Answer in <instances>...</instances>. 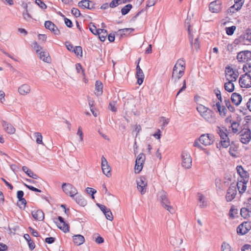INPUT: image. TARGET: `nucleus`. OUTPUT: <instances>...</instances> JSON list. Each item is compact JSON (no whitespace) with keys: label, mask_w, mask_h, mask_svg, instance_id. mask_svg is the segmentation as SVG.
Returning <instances> with one entry per match:
<instances>
[{"label":"nucleus","mask_w":251,"mask_h":251,"mask_svg":"<svg viewBox=\"0 0 251 251\" xmlns=\"http://www.w3.org/2000/svg\"><path fill=\"white\" fill-rule=\"evenodd\" d=\"M185 71V62L183 59H179L175 65L172 76V81L175 84L183 75Z\"/></svg>","instance_id":"obj_1"},{"label":"nucleus","mask_w":251,"mask_h":251,"mask_svg":"<svg viewBox=\"0 0 251 251\" xmlns=\"http://www.w3.org/2000/svg\"><path fill=\"white\" fill-rule=\"evenodd\" d=\"M189 21L190 20L187 19L185 22V25L187 26V30L189 34V40L191 44L192 50H195L197 51L200 47L199 40V38L198 36L194 38L195 36L192 31Z\"/></svg>","instance_id":"obj_2"},{"label":"nucleus","mask_w":251,"mask_h":251,"mask_svg":"<svg viewBox=\"0 0 251 251\" xmlns=\"http://www.w3.org/2000/svg\"><path fill=\"white\" fill-rule=\"evenodd\" d=\"M158 199L162 206L167 210L170 213H175V209L170 205V201L168 198V194L164 190H161L158 193Z\"/></svg>","instance_id":"obj_3"},{"label":"nucleus","mask_w":251,"mask_h":251,"mask_svg":"<svg viewBox=\"0 0 251 251\" xmlns=\"http://www.w3.org/2000/svg\"><path fill=\"white\" fill-rule=\"evenodd\" d=\"M217 132L221 138V144L223 148H227L229 144V139L227 134V130L223 127L221 128L219 126L217 127Z\"/></svg>","instance_id":"obj_4"},{"label":"nucleus","mask_w":251,"mask_h":251,"mask_svg":"<svg viewBox=\"0 0 251 251\" xmlns=\"http://www.w3.org/2000/svg\"><path fill=\"white\" fill-rule=\"evenodd\" d=\"M225 122L230 124L229 127L231 128L232 132L234 134L239 133L243 129L240 126V123L238 122L233 120L231 116L227 117L225 120Z\"/></svg>","instance_id":"obj_5"},{"label":"nucleus","mask_w":251,"mask_h":251,"mask_svg":"<svg viewBox=\"0 0 251 251\" xmlns=\"http://www.w3.org/2000/svg\"><path fill=\"white\" fill-rule=\"evenodd\" d=\"M239 140L241 143L244 144H248L251 140V132L249 128H243L238 133Z\"/></svg>","instance_id":"obj_6"},{"label":"nucleus","mask_w":251,"mask_h":251,"mask_svg":"<svg viewBox=\"0 0 251 251\" xmlns=\"http://www.w3.org/2000/svg\"><path fill=\"white\" fill-rule=\"evenodd\" d=\"M62 188L66 194L69 195L72 198H74L77 194L76 189L70 183H63Z\"/></svg>","instance_id":"obj_7"},{"label":"nucleus","mask_w":251,"mask_h":251,"mask_svg":"<svg viewBox=\"0 0 251 251\" xmlns=\"http://www.w3.org/2000/svg\"><path fill=\"white\" fill-rule=\"evenodd\" d=\"M199 140L204 146H209L214 143V136L211 134H203L200 137Z\"/></svg>","instance_id":"obj_8"},{"label":"nucleus","mask_w":251,"mask_h":251,"mask_svg":"<svg viewBox=\"0 0 251 251\" xmlns=\"http://www.w3.org/2000/svg\"><path fill=\"white\" fill-rule=\"evenodd\" d=\"M239 83L242 88L251 87V76L248 73L242 75L239 78Z\"/></svg>","instance_id":"obj_9"},{"label":"nucleus","mask_w":251,"mask_h":251,"mask_svg":"<svg viewBox=\"0 0 251 251\" xmlns=\"http://www.w3.org/2000/svg\"><path fill=\"white\" fill-rule=\"evenodd\" d=\"M182 166L185 169H189L192 166V158L190 154L186 151H183L181 154Z\"/></svg>","instance_id":"obj_10"},{"label":"nucleus","mask_w":251,"mask_h":251,"mask_svg":"<svg viewBox=\"0 0 251 251\" xmlns=\"http://www.w3.org/2000/svg\"><path fill=\"white\" fill-rule=\"evenodd\" d=\"M238 77V73L230 67L226 68V77L227 81H235Z\"/></svg>","instance_id":"obj_11"},{"label":"nucleus","mask_w":251,"mask_h":251,"mask_svg":"<svg viewBox=\"0 0 251 251\" xmlns=\"http://www.w3.org/2000/svg\"><path fill=\"white\" fill-rule=\"evenodd\" d=\"M251 229V222H245L239 225L237 228V232L238 234L244 235Z\"/></svg>","instance_id":"obj_12"},{"label":"nucleus","mask_w":251,"mask_h":251,"mask_svg":"<svg viewBox=\"0 0 251 251\" xmlns=\"http://www.w3.org/2000/svg\"><path fill=\"white\" fill-rule=\"evenodd\" d=\"M236 194V186L233 184H231L226 192V201L228 202L232 201L235 198Z\"/></svg>","instance_id":"obj_13"},{"label":"nucleus","mask_w":251,"mask_h":251,"mask_svg":"<svg viewBox=\"0 0 251 251\" xmlns=\"http://www.w3.org/2000/svg\"><path fill=\"white\" fill-rule=\"evenodd\" d=\"M237 59L240 62H247L251 60V51L249 50L242 51L237 55Z\"/></svg>","instance_id":"obj_14"},{"label":"nucleus","mask_w":251,"mask_h":251,"mask_svg":"<svg viewBox=\"0 0 251 251\" xmlns=\"http://www.w3.org/2000/svg\"><path fill=\"white\" fill-rule=\"evenodd\" d=\"M146 178L144 176H141L137 180V188L142 195L144 194L146 192L147 182L145 181Z\"/></svg>","instance_id":"obj_15"},{"label":"nucleus","mask_w":251,"mask_h":251,"mask_svg":"<svg viewBox=\"0 0 251 251\" xmlns=\"http://www.w3.org/2000/svg\"><path fill=\"white\" fill-rule=\"evenodd\" d=\"M101 159L102 172L107 177H110L111 176V168L108 165L107 160L103 156L101 157Z\"/></svg>","instance_id":"obj_16"},{"label":"nucleus","mask_w":251,"mask_h":251,"mask_svg":"<svg viewBox=\"0 0 251 251\" xmlns=\"http://www.w3.org/2000/svg\"><path fill=\"white\" fill-rule=\"evenodd\" d=\"M221 5L222 2L221 0H216L209 4V10L213 13H218L221 10Z\"/></svg>","instance_id":"obj_17"},{"label":"nucleus","mask_w":251,"mask_h":251,"mask_svg":"<svg viewBox=\"0 0 251 251\" xmlns=\"http://www.w3.org/2000/svg\"><path fill=\"white\" fill-rule=\"evenodd\" d=\"M206 121L210 123H214L216 122V118L213 112L209 109H207L204 113L201 115Z\"/></svg>","instance_id":"obj_18"},{"label":"nucleus","mask_w":251,"mask_h":251,"mask_svg":"<svg viewBox=\"0 0 251 251\" xmlns=\"http://www.w3.org/2000/svg\"><path fill=\"white\" fill-rule=\"evenodd\" d=\"M213 108L216 112H218L219 115L222 117L226 116L227 110L226 107L224 105L222 106L220 102H217L215 104L212 105Z\"/></svg>","instance_id":"obj_19"},{"label":"nucleus","mask_w":251,"mask_h":251,"mask_svg":"<svg viewBox=\"0 0 251 251\" xmlns=\"http://www.w3.org/2000/svg\"><path fill=\"white\" fill-rule=\"evenodd\" d=\"M78 6L82 9H92L94 8L93 1L89 0H82L78 3Z\"/></svg>","instance_id":"obj_20"},{"label":"nucleus","mask_w":251,"mask_h":251,"mask_svg":"<svg viewBox=\"0 0 251 251\" xmlns=\"http://www.w3.org/2000/svg\"><path fill=\"white\" fill-rule=\"evenodd\" d=\"M236 170L241 177L240 180H244V181H249V174L243 169L242 166H237Z\"/></svg>","instance_id":"obj_21"},{"label":"nucleus","mask_w":251,"mask_h":251,"mask_svg":"<svg viewBox=\"0 0 251 251\" xmlns=\"http://www.w3.org/2000/svg\"><path fill=\"white\" fill-rule=\"evenodd\" d=\"M2 126L5 131L7 133L10 134H13L15 133L16 129L11 124L5 121H2Z\"/></svg>","instance_id":"obj_22"},{"label":"nucleus","mask_w":251,"mask_h":251,"mask_svg":"<svg viewBox=\"0 0 251 251\" xmlns=\"http://www.w3.org/2000/svg\"><path fill=\"white\" fill-rule=\"evenodd\" d=\"M248 182L244 181V180L238 179L236 186L240 195H242L246 191Z\"/></svg>","instance_id":"obj_23"},{"label":"nucleus","mask_w":251,"mask_h":251,"mask_svg":"<svg viewBox=\"0 0 251 251\" xmlns=\"http://www.w3.org/2000/svg\"><path fill=\"white\" fill-rule=\"evenodd\" d=\"M31 214L33 218L36 220L42 221L44 219V213L40 209L32 211Z\"/></svg>","instance_id":"obj_24"},{"label":"nucleus","mask_w":251,"mask_h":251,"mask_svg":"<svg viewBox=\"0 0 251 251\" xmlns=\"http://www.w3.org/2000/svg\"><path fill=\"white\" fill-rule=\"evenodd\" d=\"M231 100L234 104L238 106L241 102L242 97L241 95L237 93H233L231 95Z\"/></svg>","instance_id":"obj_25"},{"label":"nucleus","mask_w":251,"mask_h":251,"mask_svg":"<svg viewBox=\"0 0 251 251\" xmlns=\"http://www.w3.org/2000/svg\"><path fill=\"white\" fill-rule=\"evenodd\" d=\"M31 90L30 86L27 84H24L19 87L18 92L22 95H25L30 93Z\"/></svg>","instance_id":"obj_26"},{"label":"nucleus","mask_w":251,"mask_h":251,"mask_svg":"<svg viewBox=\"0 0 251 251\" xmlns=\"http://www.w3.org/2000/svg\"><path fill=\"white\" fill-rule=\"evenodd\" d=\"M39 58L47 63H50L51 58L47 51H41L38 53Z\"/></svg>","instance_id":"obj_27"},{"label":"nucleus","mask_w":251,"mask_h":251,"mask_svg":"<svg viewBox=\"0 0 251 251\" xmlns=\"http://www.w3.org/2000/svg\"><path fill=\"white\" fill-rule=\"evenodd\" d=\"M103 84L99 80H97L95 84V93L97 96H100L102 94Z\"/></svg>","instance_id":"obj_28"},{"label":"nucleus","mask_w":251,"mask_h":251,"mask_svg":"<svg viewBox=\"0 0 251 251\" xmlns=\"http://www.w3.org/2000/svg\"><path fill=\"white\" fill-rule=\"evenodd\" d=\"M73 238L74 243L77 246H79L82 244L85 241L83 236L80 234L75 235L73 236Z\"/></svg>","instance_id":"obj_29"},{"label":"nucleus","mask_w":251,"mask_h":251,"mask_svg":"<svg viewBox=\"0 0 251 251\" xmlns=\"http://www.w3.org/2000/svg\"><path fill=\"white\" fill-rule=\"evenodd\" d=\"M242 6V3L236 1L235 2V4L232 6L230 7L228 9V13L231 14L234 13L236 11H237L238 10L240 9Z\"/></svg>","instance_id":"obj_30"},{"label":"nucleus","mask_w":251,"mask_h":251,"mask_svg":"<svg viewBox=\"0 0 251 251\" xmlns=\"http://www.w3.org/2000/svg\"><path fill=\"white\" fill-rule=\"evenodd\" d=\"M79 205L84 206L87 204L86 200L81 195H77L73 198Z\"/></svg>","instance_id":"obj_31"},{"label":"nucleus","mask_w":251,"mask_h":251,"mask_svg":"<svg viewBox=\"0 0 251 251\" xmlns=\"http://www.w3.org/2000/svg\"><path fill=\"white\" fill-rule=\"evenodd\" d=\"M199 195V204L201 208H203L207 206V202L205 201L204 196L201 194H198Z\"/></svg>","instance_id":"obj_32"},{"label":"nucleus","mask_w":251,"mask_h":251,"mask_svg":"<svg viewBox=\"0 0 251 251\" xmlns=\"http://www.w3.org/2000/svg\"><path fill=\"white\" fill-rule=\"evenodd\" d=\"M99 31L98 35H99V39L102 42L105 40V39L107 36V32L106 30L104 29L99 28Z\"/></svg>","instance_id":"obj_33"},{"label":"nucleus","mask_w":251,"mask_h":251,"mask_svg":"<svg viewBox=\"0 0 251 251\" xmlns=\"http://www.w3.org/2000/svg\"><path fill=\"white\" fill-rule=\"evenodd\" d=\"M134 30V29L132 28H126L121 29L117 31V35H120L121 36H123V35H126L129 34Z\"/></svg>","instance_id":"obj_34"},{"label":"nucleus","mask_w":251,"mask_h":251,"mask_svg":"<svg viewBox=\"0 0 251 251\" xmlns=\"http://www.w3.org/2000/svg\"><path fill=\"white\" fill-rule=\"evenodd\" d=\"M233 81H228L224 85L225 89L228 92H232L234 90V85Z\"/></svg>","instance_id":"obj_35"},{"label":"nucleus","mask_w":251,"mask_h":251,"mask_svg":"<svg viewBox=\"0 0 251 251\" xmlns=\"http://www.w3.org/2000/svg\"><path fill=\"white\" fill-rule=\"evenodd\" d=\"M136 78H137V83L139 85H141L143 83L144 79V75L143 71L136 72Z\"/></svg>","instance_id":"obj_36"},{"label":"nucleus","mask_w":251,"mask_h":251,"mask_svg":"<svg viewBox=\"0 0 251 251\" xmlns=\"http://www.w3.org/2000/svg\"><path fill=\"white\" fill-rule=\"evenodd\" d=\"M243 38L247 41L245 43L246 44H249L251 43V30L248 29L246 31L245 33L243 35Z\"/></svg>","instance_id":"obj_37"},{"label":"nucleus","mask_w":251,"mask_h":251,"mask_svg":"<svg viewBox=\"0 0 251 251\" xmlns=\"http://www.w3.org/2000/svg\"><path fill=\"white\" fill-rule=\"evenodd\" d=\"M250 210L247 207H243L240 210V214L245 219L248 218L249 216Z\"/></svg>","instance_id":"obj_38"},{"label":"nucleus","mask_w":251,"mask_h":251,"mask_svg":"<svg viewBox=\"0 0 251 251\" xmlns=\"http://www.w3.org/2000/svg\"><path fill=\"white\" fill-rule=\"evenodd\" d=\"M57 226L59 228L63 230L64 232L66 233L69 231V226L65 222L62 224H57Z\"/></svg>","instance_id":"obj_39"},{"label":"nucleus","mask_w":251,"mask_h":251,"mask_svg":"<svg viewBox=\"0 0 251 251\" xmlns=\"http://www.w3.org/2000/svg\"><path fill=\"white\" fill-rule=\"evenodd\" d=\"M238 213V210L234 206H232L229 212V216L231 219H234Z\"/></svg>","instance_id":"obj_40"},{"label":"nucleus","mask_w":251,"mask_h":251,"mask_svg":"<svg viewBox=\"0 0 251 251\" xmlns=\"http://www.w3.org/2000/svg\"><path fill=\"white\" fill-rule=\"evenodd\" d=\"M132 5L131 4H128L125 6L121 9V13L123 15H125L127 14L130 10L132 9Z\"/></svg>","instance_id":"obj_41"},{"label":"nucleus","mask_w":251,"mask_h":251,"mask_svg":"<svg viewBox=\"0 0 251 251\" xmlns=\"http://www.w3.org/2000/svg\"><path fill=\"white\" fill-rule=\"evenodd\" d=\"M145 160V156L143 153H140L136 158L135 163L138 164H143Z\"/></svg>","instance_id":"obj_42"},{"label":"nucleus","mask_w":251,"mask_h":251,"mask_svg":"<svg viewBox=\"0 0 251 251\" xmlns=\"http://www.w3.org/2000/svg\"><path fill=\"white\" fill-rule=\"evenodd\" d=\"M117 101L113 100L110 101L108 105V109L113 112H116L117 110V107L116 106Z\"/></svg>","instance_id":"obj_43"},{"label":"nucleus","mask_w":251,"mask_h":251,"mask_svg":"<svg viewBox=\"0 0 251 251\" xmlns=\"http://www.w3.org/2000/svg\"><path fill=\"white\" fill-rule=\"evenodd\" d=\"M45 26L47 29L51 31L53 28L56 27V25L51 21H47L45 22Z\"/></svg>","instance_id":"obj_44"},{"label":"nucleus","mask_w":251,"mask_h":251,"mask_svg":"<svg viewBox=\"0 0 251 251\" xmlns=\"http://www.w3.org/2000/svg\"><path fill=\"white\" fill-rule=\"evenodd\" d=\"M34 136L36 137V142L38 144H42V135L40 132H35L34 133Z\"/></svg>","instance_id":"obj_45"},{"label":"nucleus","mask_w":251,"mask_h":251,"mask_svg":"<svg viewBox=\"0 0 251 251\" xmlns=\"http://www.w3.org/2000/svg\"><path fill=\"white\" fill-rule=\"evenodd\" d=\"M25 11L23 12V16L24 19L26 21H29L30 20V19L32 18V17H31V15L29 14V13L27 10V5H26L25 6Z\"/></svg>","instance_id":"obj_46"},{"label":"nucleus","mask_w":251,"mask_h":251,"mask_svg":"<svg viewBox=\"0 0 251 251\" xmlns=\"http://www.w3.org/2000/svg\"><path fill=\"white\" fill-rule=\"evenodd\" d=\"M77 56H82V49L80 46H75L73 50V51Z\"/></svg>","instance_id":"obj_47"},{"label":"nucleus","mask_w":251,"mask_h":251,"mask_svg":"<svg viewBox=\"0 0 251 251\" xmlns=\"http://www.w3.org/2000/svg\"><path fill=\"white\" fill-rule=\"evenodd\" d=\"M121 4H122V0H113L109 6L111 8H114Z\"/></svg>","instance_id":"obj_48"},{"label":"nucleus","mask_w":251,"mask_h":251,"mask_svg":"<svg viewBox=\"0 0 251 251\" xmlns=\"http://www.w3.org/2000/svg\"><path fill=\"white\" fill-rule=\"evenodd\" d=\"M226 33L228 35H232L235 30L236 29V26L234 25H232L230 27H226Z\"/></svg>","instance_id":"obj_49"},{"label":"nucleus","mask_w":251,"mask_h":251,"mask_svg":"<svg viewBox=\"0 0 251 251\" xmlns=\"http://www.w3.org/2000/svg\"><path fill=\"white\" fill-rule=\"evenodd\" d=\"M222 251H232L230 245L226 242H224L222 245Z\"/></svg>","instance_id":"obj_50"},{"label":"nucleus","mask_w":251,"mask_h":251,"mask_svg":"<svg viewBox=\"0 0 251 251\" xmlns=\"http://www.w3.org/2000/svg\"><path fill=\"white\" fill-rule=\"evenodd\" d=\"M105 218L109 220V221H112L113 219V217L111 211H110V209H108L106 211V212L104 214Z\"/></svg>","instance_id":"obj_51"},{"label":"nucleus","mask_w":251,"mask_h":251,"mask_svg":"<svg viewBox=\"0 0 251 251\" xmlns=\"http://www.w3.org/2000/svg\"><path fill=\"white\" fill-rule=\"evenodd\" d=\"M243 70L246 73H250L251 72V64L250 63H247L244 65Z\"/></svg>","instance_id":"obj_52"},{"label":"nucleus","mask_w":251,"mask_h":251,"mask_svg":"<svg viewBox=\"0 0 251 251\" xmlns=\"http://www.w3.org/2000/svg\"><path fill=\"white\" fill-rule=\"evenodd\" d=\"M237 151V148L234 146H230L229 149V153L233 157H236V152Z\"/></svg>","instance_id":"obj_53"},{"label":"nucleus","mask_w":251,"mask_h":251,"mask_svg":"<svg viewBox=\"0 0 251 251\" xmlns=\"http://www.w3.org/2000/svg\"><path fill=\"white\" fill-rule=\"evenodd\" d=\"M35 3L42 9H45L47 8L46 4L41 0H35Z\"/></svg>","instance_id":"obj_54"},{"label":"nucleus","mask_w":251,"mask_h":251,"mask_svg":"<svg viewBox=\"0 0 251 251\" xmlns=\"http://www.w3.org/2000/svg\"><path fill=\"white\" fill-rule=\"evenodd\" d=\"M33 48L36 50V52L37 54L41 52L42 49V47L38 45L36 42L33 43Z\"/></svg>","instance_id":"obj_55"},{"label":"nucleus","mask_w":251,"mask_h":251,"mask_svg":"<svg viewBox=\"0 0 251 251\" xmlns=\"http://www.w3.org/2000/svg\"><path fill=\"white\" fill-rule=\"evenodd\" d=\"M71 13L75 17H78L81 15L80 11L76 8H73L71 10Z\"/></svg>","instance_id":"obj_56"},{"label":"nucleus","mask_w":251,"mask_h":251,"mask_svg":"<svg viewBox=\"0 0 251 251\" xmlns=\"http://www.w3.org/2000/svg\"><path fill=\"white\" fill-rule=\"evenodd\" d=\"M26 174L30 177H31L33 179H37L39 178V176L35 174H34L32 171L30 169L28 171V172L26 173Z\"/></svg>","instance_id":"obj_57"},{"label":"nucleus","mask_w":251,"mask_h":251,"mask_svg":"<svg viewBox=\"0 0 251 251\" xmlns=\"http://www.w3.org/2000/svg\"><path fill=\"white\" fill-rule=\"evenodd\" d=\"M89 29L94 35H98L99 31V28L97 29L96 26L94 25H90L89 26Z\"/></svg>","instance_id":"obj_58"},{"label":"nucleus","mask_w":251,"mask_h":251,"mask_svg":"<svg viewBox=\"0 0 251 251\" xmlns=\"http://www.w3.org/2000/svg\"><path fill=\"white\" fill-rule=\"evenodd\" d=\"M207 109H208V108H206V107H205L202 105H200V106H199L197 107V110L200 113L201 115L202 114L204 113V112L206 110H207Z\"/></svg>","instance_id":"obj_59"},{"label":"nucleus","mask_w":251,"mask_h":251,"mask_svg":"<svg viewBox=\"0 0 251 251\" xmlns=\"http://www.w3.org/2000/svg\"><path fill=\"white\" fill-rule=\"evenodd\" d=\"M143 164H138L137 163H135L134 169H135V173L136 174H138L141 171V170L143 168Z\"/></svg>","instance_id":"obj_60"},{"label":"nucleus","mask_w":251,"mask_h":251,"mask_svg":"<svg viewBox=\"0 0 251 251\" xmlns=\"http://www.w3.org/2000/svg\"><path fill=\"white\" fill-rule=\"evenodd\" d=\"M214 91L217 99L219 100L218 102H220V103H221L222 101V98L221 94V91L218 89L215 90Z\"/></svg>","instance_id":"obj_61"},{"label":"nucleus","mask_w":251,"mask_h":251,"mask_svg":"<svg viewBox=\"0 0 251 251\" xmlns=\"http://www.w3.org/2000/svg\"><path fill=\"white\" fill-rule=\"evenodd\" d=\"M86 191L87 193L91 194V195H94L97 192V191L95 189L90 187H87L86 189Z\"/></svg>","instance_id":"obj_62"},{"label":"nucleus","mask_w":251,"mask_h":251,"mask_svg":"<svg viewBox=\"0 0 251 251\" xmlns=\"http://www.w3.org/2000/svg\"><path fill=\"white\" fill-rule=\"evenodd\" d=\"M97 205L101 210V211L103 212V214H104L108 209V208H107L103 204L97 203Z\"/></svg>","instance_id":"obj_63"},{"label":"nucleus","mask_w":251,"mask_h":251,"mask_svg":"<svg viewBox=\"0 0 251 251\" xmlns=\"http://www.w3.org/2000/svg\"><path fill=\"white\" fill-rule=\"evenodd\" d=\"M242 251H251V246L250 245H245L243 246Z\"/></svg>","instance_id":"obj_64"}]
</instances>
